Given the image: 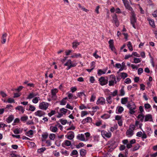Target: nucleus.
<instances>
[{"mask_svg":"<svg viewBox=\"0 0 157 157\" xmlns=\"http://www.w3.org/2000/svg\"><path fill=\"white\" fill-rule=\"evenodd\" d=\"M61 113L63 114H65L67 112L68 110L64 108H61L60 110Z\"/></svg>","mask_w":157,"mask_h":157,"instance_id":"bb28decb","label":"nucleus"},{"mask_svg":"<svg viewBox=\"0 0 157 157\" xmlns=\"http://www.w3.org/2000/svg\"><path fill=\"white\" fill-rule=\"evenodd\" d=\"M141 61V60L140 59L135 58L134 59V61L132 62V63H137L140 62Z\"/></svg>","mask_w":157,"mask_h":157,"instance_id":"7c9ffc66","label":"nucleus"},{"mask_svg":"<svg viewBox=\"0 0 157 157\" xmlns=\"http://www.w3.org/2000/svg\"><path fill=\"white\" fill-rule=\"evenodd\" d=\"M66 103V101L63 99L60 101V104L61 105H65Z\"/></svg>","mask_w":157,"mask_h":157,"instance_id":"052dcab7","label":"nucleus"},{"mask_svg":"<svg viewBox=\"0 0 157 157\" xmlns=\"http://www.w3.org/2000/svg\"><path fill=\"white\" fill-rule=\"evenodd\" d=\"M14 133L15 134H18L20 133V130L17 128H16L13 131Z\"/></svg>","mask_w":157,"mask_h":157,"instance_id":"e2e57ef3","label":"nucleus"},{"mask_svg":"<svg viewBox=\"0 0 157 157\" xmlns=\"http://www.w3.org/2000/svg\"><path fill=\"white\" fill-rule=\"evenodd\" d=\"M143 72V70L142 68H140L138 70V74L139 75H140Z\"/></svg>","mask_w":157,"mask_h":157,"instance_id":"4d7b16f0","label":"nucleus"},{"mask_svg":"<svg viewBox=\"0 0 157 157\" xmlns=\"http://www.w3.org/2000/svg\"><path fill=\"white\" fill-rule=\"evenodd\" d=\"M126 134L127 136L128 137H131L134 134V131L128 129L126 133Z\"/></svg>","mask_w":157,"mask_h":157,"instance_id":"ddd939ff","label":"nucleus"},{"mask_svg":"<svg viewBox=\"0 0 157 157\" xmlns=\"http://www.w3.org/2000/svg\"><path fill=\"white\" fill-rule=\"evenodd\" d=\"M34 114L35 116L40 117L44 116L45 114V113L44 111L39 110L36 112Z\"/></svg>","mask_w":157,"mask_h":157,"instance_id":"423d86ee","label":"nucleus"},{"mask_svg":"<svg viewBox=\"0 0 157 157\" xmlns=\"http://www.w3.org/2000/svg\"><path fill=\"white\" fill-rule=\"evenodd\" d=\"M33 131L31 130L26 132V135L28 136H31L33 135Z\"/></svg>","mask_w":157,"mask_h":157,"instance_id":"a19ab883","label":"nucleus"},{"mask_svg":"<svg viewBox=\"0 0 157 157\" xmlns=\"http://www.w3.org/2000/svg\"><path fill=\"white\" fill-rule=\"evenodd\" d=\"M7 101L8 103H14L15 100L13 98H8L7 99Z\"/></svg>","mask_w":157,"mask_h":157,"instance_id":"e433bc0d","label":"nucleus"},{"mask_svg":"<svg viewBox=\"0 0 157 157\" xmlns=\"http://www.w3.org/2000/svg\"><path fill=\"white\" fill-rule=\"evenodd\" d=\"M71 143L70 141L68 140H66L64 141V143H63L62 144V146L65 147V146H69L71 145Z\"/></svg>","mask_w":157,"mask_h":157,"instance_id":"f8f14e48","label":"nucleus"},{"mask_svg":"<svg viewBox=\"0 0 157 157\" xmlns=\"http://www.w3.org/2000/svg\"><path fill=\"white\" fill-rule=\"evenodd\" d=\"M137 118L140 120L141 122H142L144 120V116L142 114H140L138 116Z\"/></svg>","mask_w":157,"mask_h":157,"instance_id":"c756f323","label":"nucleus"},{"mask_svg":"<svg viewBox=\"0 0 157 157\" xmlns=\"http://www.w3.org/2000/svg\"><path fill=\"white\" fill-rule=\"evenodd\" d=\"M55 137V135L54 134L51 133L49 135V138L51 140H54Z\"/></svg>","mask_w":157,"mask_h":157,"instance_id":"4c0bfd02","label":"nucleus"},{"mask_svg":"<svg viewBox=\"0 0 157 157\" xmlns=\"http://www.w3.org/2000/svg\"><path fill=\"white\" fill-rule=\"evenodd\" d=\"M148 20L149 21V24L152 27H155V25H154V23L153 20L149 19H148Z\"/></svg>","mask_w":157,"mask_h":157,"instance_id":"2f4dec72","label":"nucleus"},{"mask_svg":"<svg viewBox=\"0 0 157 157\" xmlns=\"http://www.w3.org/2000/svg\"><path fill=\"white\" fill-rule=\"evenodd\" d=\"M48 136V134L47 133H45L42 135L43 138L44 139H46L47 138Z\"/></svg>","mask_w":157,"mask_h":157,"instance_id":"774afa93","label":"nucleus"},{"mask_svg":"<svg viewBox=\"0 0 157 157\" xmlns=\"http://www.w3.org/2000/svg\"><path fill=\"white\" fill-rule=\"evenodd\" d=\"M80 155L82 156H83L86 154V151L85 150L82 149L80 150Z\"/></svg>","mask_w":157,"mask_h":157,"instance_id":"412c9836","label":"nucleus"},{"mask_svg":"<svg viewBox=\"0 0 157 157\" xmlns=\"http://www.w3.org/2000/svg\"><path fill=\"white\" fill-rule=\"evenodd\" d=\"M66 108L71 110H72L73 108V107L72 106H71L70 105H69L68 104H67L66 106Z\"/></svg>","mask_w":157,"mask_h":157,"instance_id":"338daca9","label":"nucleus"},{"mask_svg":"<svg viewBox=\"0 0 157 157\" xmlns=\"http://www.w3.org/2000/svg\"><path fill=\"white\" fill-rule=\"evenodd\" d=\"M101 134L103 137L105 136L108 138L110 137L112 135L111 133L110 132H107L104 130L101 131Z\"/></svg>","mask_w":157,"mask_h":157,"instance_id":"39448f33","label":"nucleus"},{"mask_svg":"<svg viewBox=\"0 0 157 157\" xmlns=\"http://www.w3.org/2000/svg\"><path fill=\"white\" fill-rule=\"evenodd\" d=\"M120 94H119V96H123L125 94V91L124 90V87H122L120 90Z\"/></svg>","mask_w":157,"mask_h":157,"instance_id":"393cba45","label":"nucleus"},{"mask_svg":"<svg viewBox=\"0 0 157 157\" xmlns=\"http://www.w3.org/2000/svg\"><path fill=\"white\" fill-rule=\"evenodd\" d=\"M113 20L114 21L115 23H117V18L116 15H114L113 17Z\"/></svg>","mask_w":157,"mask_h":157,"instance_id":"a18cd8bd","label":"nucleus"},{"mask_svg":"<svg viewBox=\"0 0 157 157\" xmlns=\"http://www.w3.org/2000/svg\"><path fill=\"white\" fill-rule=\"evenodd\" d=\"M15 109L16 110H19V111H21L22 113H23L25 111L24 109L21 106H18L15 108Z\"/></svg>","mask_w":157,"mask_h":157,"instance_id":"dca6fc26","label":"nucleus"},{"mask_svg":"<svg viewBox=\"0 0 157 157\" xmlns=\"http://www.w3.org/2000/svg\"><path fill=\"white\" fill-rule=\"evenodd\" d=\"M126 147L124 145H121L119 148V149L121 151L124 150L125 148Z\"/></svg>","mask_w":157,"mask_h":157,"instance_id":"69168bd1","label":"nucleus"},{"mask_svg":"<svg viewBox=\"0 0 157 157\" xmlns=\"http://www.w3.org/2000/svg\"><path fill=\"white\" fill-rule=\"evenodd\" d=\"M117 111L119 113H121L124 110V108L122 106H119L117 107Z\"/></svg>","mask_w":157,"mask_h":157,"instance_id":"f704fd0d","label":"nucleus"},{"mask_svg":"<svg viewBox=\"0 0 157 157\" xmlns=\"http://www.w3.org/2000/svg\"><path fill=\"white\" fill-rule=\"evenodd\" d=\"M40 100V98L39 97H36L32 100V102L34 103H38V101Z\"/></svg>","mask_w":157,"mask_h":157,"instance_id":"a878e982","label":"nucleus"},{"mask_svg":"<svg viewBox=\"0 0 157 157\" xmlns=\"http://www.w3.org/2000/svg\"><path fill=\"white\" fill-rule=\"evenodd\" d=\"M118 91L117 90H115L113 93H112L111 95L113 97H114L117 95Z\"/></svg>","mask_w":157,"mask_h":157,"instance_id":"bf43d9fd","label":"nucleus"},{"mask_svg":"<svg viewBox=\"0 0 157 157\" xmlns=\"http://www.w3.org/2000/svg\"><path fill=\"white\" fill-rule=\"evenodd\" d=\"M50 129L52 132H56L58 130L56 125L55 126H51L50 127Z\"/></svg>","mask_w":157,"mask_h":157,"instance_id":"a211bd4d","label":"nucleus"},{"mask_svg":"<svg viewBox=\"0 0 157 157\" xmlns=\"http://www.w3.org/2000/svg\"><path fill=\"white\" fill-rule=\"evenodd\" d=\"M48 103L42 102L40 104L39 107L41 109L46 110L48 108Z\"/></svg>","mask_w":157,"mask_h":157,"instance_id":"7ed1b4c3","label":"nucleus"},{"mask_svg":"<svg viewBox=\"0 0 157 157\" xmlns=\"http://www.w3.org/2000/svg\"><path fill=\"white\" fill-rule=\"evenodd\" d=\"M14 118V116L13 115L10 116L6 120V121L8 123H11Z\"/></svg>","mask_w":157,"mask_h":157,"instance_id":"4468645a","label":"nucleus"},{"mask_svg":"<svg viewBox=\"0 0 157 157\" xmlns=\"http://www.w3.org/2000/svg\"><path fill=\"white\" fill-rule=\"evenodd\" d=\"M0 93L3 98L7 96L6 94L2 91L0 92Z\"/></svg>","mask_w":157,"mask_h":157,"instance_id":"0e129e2a","label":"nucleus"},{"mask_svg":"<svg viewBox=\"0 0 157 157\" xmlns=\"http://www.w3.org/2000/svg\"><path fill=\"white\" fill-rule=\"evenodd\" d=\"M96 96L94 94H93L91 96V97L90 99V101H94L95 99Z\"/></svg>","mask_w":157,"mask_h":157,"instance_id":"864d4df0","label":"nucleus"},{"mask_svg":"<svg viewBox=\"0 0 157 157\" xmlns=\"http://www.w3.org/2000/svg\"><path fill=\"white\" fill-rule=\"evenodd\" d=\"M55 113V111L52 110L50 113H48V115L50 117H51L52 116L54 115Z\"/></svg>","mask_w":157,"mask_h":157,"instance_id":"603ef678","label":"nucleus"},{"mask_svg":"<svg viewBox=\"0 0 157 157\" xmlns=\"http://www.w3.org/2000/svg\"><path fill=\"white\" fill-rule=\"evenodd\" d=\"M71 62L72 61L71 60V59H69L64 64V65L65 66H69L70 65V64H71Z\"/></svg>","mask_w":157,"mask_h":157,"instance_id":"13d9d810","label":"nucleus"},{"mask_svg":"<svg viewBox=\"0 0 157 157\" xmlns=\"http://www.w3.org/2000/svg\"><path fill=\"white\" fill-rule=\"evenodd\" d=\"M152 120L151 115L150 114L146 115L145 116L144 121L146 122L148 121H151Z\"/></svg>","mask_w":157,"mask_h":157,"instance_id":"9b49d317","label":"nucleus"},{"mask_svg":"<svg viewBox=\"0 0 157 157\" xmlns=\"http://www.w3.org/2000/svg\"><path fill=\"white\" fill-rule=\"evenodd\" d=\"M105 72L102 71L101 69H99L98 70V75H101L102 74H104Z\"/></svg>","mask_w":157,"mask_h":157,"instance_id":"8fccbe9b","label":"nucleus"},{"mask_svg":"<svg viewBox=\"0 0 157 157\" xmlns=\"http://www.w3.org/2000/svg\"><path fill=\"white\" fill-rule=\"evenodd\" d=\"M38 95L37 93H35L33 92L30 93L28 96L27 98L28 99H31L33 98L34 97Z\"/></svg>","mask_w":157,"mask_h":157,"instance_id":"9d476101","label":"nucleus"},{"mask_svg":"<svg viewBox=\"0 0 157 157\" xmlns=\"http://www.w3.org/2000/svg\"><path fill=\"white\" fill-rule=\"evenodd\" d=\"M127 107L129 109L135 110L136 109V107L134 104L131 105L129 104H128L127 105Z\"/></svg>","mask_w":157,"mask_h":157,"instance_id":"6ab92c4d","label":"nucleus"},{"mask_svg":"<svg viewBox=\"0 0 157 157\" xmlns=\"http://www.w3.org/2000/svg\"><path fill=\"white\" fill-rule=\"evenodd\" d=\"M58 92L57 90L56 89H55L53 90H51V92L52 95H55L56 93Z\"/></svg>","mask_w":157,"mask_h":157,"instance_id":"58836bf2","label":"nucleus"},{"mask_svg":"<svg viewBox=\"0 0 157 157\" xmlns=\"http://www.w3.org/2000/svg\"><path fill=\"white\" fill-rule=\"evenodd\" d=\"M115 83V81L114 80H111L109 81V85L110 86H113L114 85V83Z\"/></svg>","mask_w":157,"mask_h":157,"instance_id":"49530a36","label":"nucleus"},{"mask_svg":"<svg viewBox=\"0 0 157 157\" xmlns=\"http://www.w3.org/2000/svg\"><path fill=\"white\" fill-rule=\"evenodd\" d=\"M92 121V118L90 117H88L83 119L81 122L83 124H84L87 123H90Z\"/></svg>","mask_w":157,"mask_h":157,"instance_id":"6e6552de","label":"nucleus"},{"mask_svg":"<svg viewBox=\"0 0 157 157\" xmlns=\"http://www.w3.org/2000/svg\"><path fill=\"white\" fill-rule=\"evenodd\" d=\"M99 81L101 86H104L107 84L108 83V80L105 79V77H101L99 79Z\"/></svg>","mask_w":157,"mask_h":157,"instance_id":"f257e3e1","label":"nucleus"},{"mask_svg":"<svg viewBox=\"0 0 157 157\" xmlns=\"http://www.w3.org/2000/svg\"><path fill=\"white\" fill-rule=\"evenodd\" d=\"M105 103V99L102 97L99 98L96 104L98 105L100 104L101 105H103Z\"/></svg>","mask_w":157,"mask_h":157,"instance_id":"0eeeda50","label":"nucleus"},{"mask_svg":"<svg viewBox=\"0 0 157 157\" xmlns=\"http://www.w3.org/2000/svg\"><path fill=\"white\" fill-rule=\"evenodd\" d=\"M128 98L127 97L122 98L121 99V103L123 104H125L128 102Z\"/></svg>","mask_w":157,"mask_h":157,"instance_id":"5701e85b","label":"nucleus"},{"mask_svg":"<svg viewBox=\"0 0 157 157\" xmlns=\"http://www.w3.org/2000/svg\"><path fill=\"white\" fill-rule=\"evenodd\" d=\"M131 82L130 79L129 78H127L125 80L124 82L126 84H129Z\"/></svg>","mask_w":157,"mask_h":157,"instance_id":"09e8293b","label":"nucleus"},{"mask_svg":"<svg viewBox=\"0 0 157 157\" xmlns=\"http://www.w3.org/2000/svg\"><path fill=\"white\" fill-rule=\"evenodd\" d=\"M110 117V115L108 114H104L101 116V117L104 119H107L109 118Z\"/></svg>","mask_w":157,"mask_h":157,"instance_id":"72a5a7b5","label":"nucleus"},{"mask_svg":"<svg viewBox=\"0 0 157 157\" xmlns=\"http://www.w3.org/2000/svg\"><path fill=\"white\" fill-rule=\"evenodd\" d=\"M109 46L113 45V40H110L109 41Z\"/></svg>","mask_w":157,"mask_h":157,"instance_id":"680f3d73","label":"nucleus"},{"mask_svg":"<svg viewBox=\"0 0 157 157\" xmlns=\"http://www.w3.org/2000/svg\"><path fill=\"white\" fill-rule=\"evenodd\" d=\"M70 132L71 134L68 136L67 138L70 140H71L74 137V133L72 131H70Z\"/></svg>","mask_w":157,"mask_h":157,"instance_id":"f3484780","label":"nucleus"},{"mask_svg":"<svg viewBox=\"0 0 157 157\" xmlns=\"http://www.w3.org/2000/svg\"><path fill=\"white\" fill-rule=\"evenodd\" d=\"M119 75L123 79H124L128 76L127 74L124 72L120 73H119Z\"/></svg>","mask_w":157,"mask_h":157,"instance_id":"2eb2a0df","label":"nucleus"},{"mask_svg":"<svg viewBox=\"0 0 157 157\" xmlns=\"http://www.w3.org/2000/svg\"><path fill=\"white\" fill-rule=\"evenodd\" d=\"M144 107L145 109H149L151 107V106L148 103H146L144 104Z\"/></svg>","mask_w":157,"mask_h":157,"instance_id":"3c124183","label":"nucleus"},{"mask_svg":"<svg viewBox=\"0 0 157 157\" xmlns=\"http://www.w3.org/2000/svg\"><path fill=\"white\" fill-rule=\"evenodd\" d=\"M83 95H84L85 97H86V95L84 93V92H80L79 93H78L77 94V96L80 98H81Z\"/></svg>","mask_w":157,"mask_h":157,"instance_id":"37998d69","label":"nucleus"},{"mask_svg":"<svg viewBox=\"0 0 157 157\" xmlns=\"http://www.w3.org/2000/svg\"><path fill=\"white\" fill-rule=\"evenodd\" d=\"M135 126L133 124L130 125L128 129L131 131H134V130L135 129Z\"/></svg>","mask_w":157,"mask_h":157,"instance_id":"c9c22d12","label":"nucleus"},{"mask_svg":"<svg viewBox=\"0 0 157 157\" xmlns=\"http://www.w3.org/2000/svg\"><path fill=\"white\" fill-rule=\"evenodd\" d=\"M132 11V16L130 18L131 24L136 23V22L137 19L136 17V15L134 13V11Z\"/></svg>","mask_w":157,"mask_h":157,"instance_id":"20e7f679","label":"nucleus"},{"mask_svg":"<svg viewBox=\"0 0 157 157\" xmlns=\"http://www.w3.org/2000/svg\"><path fill=\"white\" fill-rule=\"evenodd\" d=\"M84 144L82 143H79L78 145L76 146V147L77 148H79L81 147H82L84 146Z\"/></svg>","mask_w":157,"mask_h":157,"instance_id":"6e6d98bb","label":"nucleus"},{"mask_svg":"<svg viewBox=\"0 0 157 157\" xmlns=\"http://www.w3.org/2000/svg\"><path fill=\"white\" fill-rule=\"evenodd\" d=\"M71 57L72 58H78V57H82V55L80 53H74L71 56Z\"/></svg>","mask_w":157,"mask_h":157,"instance_id":"aec40b11","label":"nucleus"},{"mask_svg":"<svg viewBox=\"0 0 157 157\" xmlns=\"http://www.w3.org/2000/svg\"><path fill=\"white\" fill-rule=\"evenodd\" d=\"M127 45L130 51H133V49L132 48L131 43L130 41L128 42V44Z\"/></svg>","mask_w":157,"mask_h":157,"instance_id":"cd10ccee","label":"nucleus"},{"mask_svg":"<svg viewBox=\"0 0 157 157\" xmlns=\"http://www.w3.org/2000/svg\"><path fill=\"white\" fill-rule=\"evenodd\" d=\"M7 36V34L6 33H5L2 35V44H4L6 42V37Z\"/></svg>","mask_w":157,"mask_h":157,"instance_id":"4be33fe9","label":"nucleus"},{"mask_svg":"<svg viewBox=\"0 0 157 157\" xmlns=\"http://www.w3.org/2000/svg\"><path fill=\"white\" fill-rule=\"evenodd\" d=\"M79 44V43L77 41H75L72 43V47L74 48H76Z\"/></svg>","mask_w":157,"mask_h":157,"instance_id":"b1692460","label":"nucleus"},{"mask_svg":"<svg viewBox=\"0 0 157 157\" xmlns=\"http://www.w3.org/2000/svg\"><path fill=\"white\" fill-rule=\"evenodd\" d=\"M78 154V152L76 150H74L72 151L70 155L72 156L73 155H76Z\"/></svg>","mask_w":157,"mask_h":157,"instance_id":"de8ad7c7","label":"nucleus"},{"mask_svg":"<svg viewBox=\"0 0 157 157\" xmlns=\"http://www.w3.org/2000/svg\"><path fill=\"white\" fill-rule=\"evenodd\" d=\"M59 121L61 122V124L63 125L65 124L67 122V120H63L62 119H60Z\"/></svg>","mask_w":157,"mask_h":157,"instance_id":"ea45409f","label":"nucleus"},{"mask_svg":"<svg viewBox=\"0 0 157 157\" xmlns=\"http://www.w3.org/2000/svg\"><path fill=\"white\" fill-rule=\"evenodd\" d=\"M28 119L27 116H23L21 117V120L22 121H25L27 120Z\"/></svg>","mask_w":157,"mask_h":157,"instance_id":"c03bdc74","label":"nucleus"},{"mask_svg":"<svg viewBox=\"0 0 157 157\" xmlns=\"http://www.w3.org/2000/svg\"><path fill=\"white\" fill-rule=\"evenodd\" d=\"M36 109L35 107L32 105H30L29 106V109H28L26 108V110H29L31 111H34Z\"/></svg>","mask_w":157,"mask_h":157,"instance_id":"473e14b6","label":"nucleus"},{"mask_svg":"<svg viewBox=\"0 0 157 157\" xmlns=\"http://www.w3.org/2000/svg\"><path fill=\"white\" fill-rule=\"evenodd\" d=\"M123 2L124 3V6L125 8L128 10L131 11H133V9L130 6L129 4V2L128 0H122Z\"/></svg>","mask_w":157,"mask_h":157,"instance_id":"f03ea898","label":"nucleus"},{"mask_svg":"<svg viewBox=\"0 0 157 157\" xmlns=\"http://www.w3.org/2000/svg\"><path fill=\"white\" fill-rule=\"evenodd\" d=\"M106 100L108 103L109 104H111L112 102V98L110 96H109L106 98Z\"/></svg>","mask_w":157,"mask_h":157,"instance_id":"c85d7f7f","label":"nucleus"},{"mask_svg":"<svg viewBox=\"0 0 157 157\" xmlns=\"http://www.w3.org/2000/svg\"><path fill=\"white\" fill-rule=\"evenodd\" d=\"M46 149L45 147H42L38 150L37 152L38 153H40L43 152L46 150Z\"/></svg>","mask_w":157,"mask_h":157,"instance_id":"79ce46f5","label":"nucleus"},{"mask_svg":"<svg viewBox=\"0 0 157 157\" xmlns=\"http://www.w3.org/2000/svg\"><path fill=\"white\" fill-rule=\"evenodd\" d=\"M87 114L88 113L87 111H82L81 112V117H82Z\"/></svg>","mask_w":157,"mask_h":157,"instance_id":"5fc2aeb1","label":"nucleus"},{"mask_svg":"<svg viewBox=\"0 0 157 157\" xmlns=\"http://www.w3.org/2000/svg\"><path fill=\"white\" fill-rule=\"evenodd\" d=\"M77 138L78 139L82 141H85V136L83 134H78L77 136Z\"/></svg>","mask_w":157,"mask_h":157,"instance_id":"1a4fd4ad","label":"nucleus"}]
</instances>
